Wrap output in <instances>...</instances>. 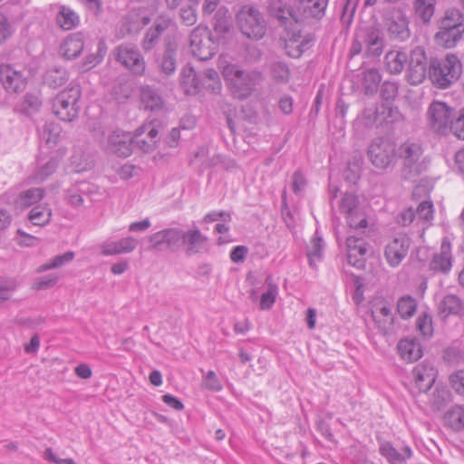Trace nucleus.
I'll use <instances>...</instances> for the list:
<instances>
[{
  "label": "nucleus",
  "mask_w": 464,
  "mask_h": 464,
  "mask_svg": "<svg viewBox=\"0 0 464 464\" xmlns=\"http://www.w3.org/2000/svg\"><path fill=\"white\" fill-rule=\"evenodd\" d=\"M218 43L208 29L202 24L195 27L189 35L191 53L201 61L211 59L218 51Z\"/></svg>",
  "instance_id": "423d86ee"
},
{
  "label": "nucleus",
  "mask_w": 464,
  "mask_h": 464,
  "mask_svg": "<svg viewBox=\"0 0 464 464\" xmlns=\"http://www.w3.org/2000/svg\"><path fill=\"white\" fill-rule=\"evenodd\" d=\"M384 27L392 41L403 43L411 37L409 20L401 9H392L384 16Z\"/></svg>",
  "instance_id": "0eeeda50"
},
{
  "label": "nucleus",
  "mask_w": 464,
  "mask_h": 464,
  "mask_svg": "<svg viewBox=\"0 0 464 464\" xmlns=\"http://www.w3.org/2000/svg\"><path fill=\"white\" fill-rule=\"evenodd\" d=\"M45 191L41 188H31L18 195L14 201L17 208L24 209L39 202L44 197Z\"/></svg>",
  "instance_id": "72a5a7b5"
},
{
  "label": "nucleus",
  "mask_w": 464,
  "mask_h": 464,
  "mask_svg": "<svg viewBox=\"0 0 464 464\" xmlns=\"http://www.w3.org/2000/svg\"><path fill=\"white\" fill-rule=\"evenodd\" d=\"M384 47L385 39L382 31L368 25L356 30L349 53L351 56L362 53L367 59H374L382 54Z\"/></svg>",
  "instance_id": "f257e3e1"
},
{
  "label": "nucleus",
  "mask_w": 464,
  "mask_h": 464,
  "mask_svg": "<svg viewBox=\"0 0 464 464\" xmlns=\"http://www.w3.org/2000/svg\"><path fill=\"white\" fill-rule=\"evenodd\" d=\"M380 453L390 464H405L412 451L409 446L402 447L400 450L395 449L390 442H382L380 445Z\"/></svg>",
  "instance_id": "bb28decb"
},
{
  "label": "nucleus",
  "mask_w": 464,
  "mask_h": 464,
  "mask_svg": "<svg viewBox=\"0 0 464 464\" xmlns=\"http://www.w3.org/2000/svg\"><path fill=\"white\" fill-rule=\"evenodd\" d=\"M16 281L13 278H0V304L9 300L16 289Z\"/></svg>",
  "instance_id": "052dcab7"
},
{
  "label": "nucleus",
  "mask_w": 464,
  "mask_h": 464,
  "mask_svg": "<svg viewBox=\"0 0 464 464\" xmlns=\"http://www.w3.org/2000/svg\"><path fill=\"white\" fill-rule=\"evenodd\" d=\"M445 425L455 431L464 430V407L455 405L450 408L444 414Z\"/></svg>",
  "instance_id": "c9c22d12"
},
{
  "label": "nucleus",
  "mask_w": 464,
  "mask_h": 464,
  "mask_svg": "<svg viewBox=\"0 0 464 464\" xmlns=\"http://www.w3.org/2000/svg\"><path fill=\"white\" fill-rule=\"evenodd\" d=\"M222 75L240 99L248 97L255 86L262 80V74L258 71H246L234 63L224 65Z\"/></svg>",
  "instance_id": "7ed1b4c3"
},
{
  "label": "nucleus",
  "mask_w": 464,
  "mask_h": 464,
  "mask_svg": "<svg viewBox=\"0 0 464 464\" xmlns=\"http://www.w3.org/2000/svg\"><path fill=\"white\" fill-rule=\"evenodd\" d=\"M368 155L371 162L378 169L388 168L396 156L395 145L384 139L374 140L369 147Z\"/></svg>",
  "instance_id": "9b49d317"
},
{
  "label": "nucleus",
  "mask_w": 464,
  "mask_h": 464,
  "mask_svg": "<svg viewBox=\"0 0 464 464\" xmlns=\"http://www.w3.org/2000/svg\"><path fill=\"white\" fill-rule=\"evenodd\" d=\"M59 161L52 158L48 160L44 164L41 165L34 174L35 180L41 182L46 179L50 175L55 172Z\"/></svg>",
  "instance_id": "13d9d810"
},
{
  "label": "nucleus",
  "mask_w": 464,
  "mask_h": 464,
  "mask_svg": "<svg viewBox=\"0 0 464 464\" xmlns=\"http://www.w3.org/2000/svg\"><path fill=\"white\" fill-rule=\"evenodd\" d=\"M449 133L459 140H464V108L454 112L449 122Z\"/></svg>",
  "instance_id": "3c124183"
},
{
  "label": "nucleus",
  "mask_w": 464,
  "mask_h": 464,
  "mask_svg": "<svg viewBox=\"0 0 464 464\" xmlns=\"http://www.w3.org/2000/svg\"><path fill=\"white\" fill-rule=\"evenodd\" d=\"M56 22L62 29L72 30L79 24L80 18L71 8L61 6L56 15Z\"/></svg>",
  "instance_id": "58836bf2"
},
{
  "label": "nucleus",
  "mask_w": 464,
  "mask_h": 464,
  "mask_svg": "<svg viewBox=\"0 0 464 464\" xmlns=\"http://www.w3.org/2000/svg\"><path fill=\"white\" fill-rule=\"evenodd\" d=\"M84 48L83 37L81 34H72L65 38L61 45V53L68 59L77 58Z\"/></svg>",
  "instance_id": "7c9ffc66"
},
{
  "label": "nucleus",
  "mask_w": 464,
  "mask_h": 464,
  "mask_svg": "<svg viewBox=\"0 0 464 464\" xmlns=\"http://www.w3.org/2000/svg\"><path fill=\"white\" fill-rule=\"evenodd\" d=\"M270 72L276 82H286L289 80L290 71L285 63L273 62L270 64Z\"/></svg>",
  "instance_id": "6e6d98bb"
},
{
  "label": "nucleus",
  "mask_w": 464,
  "mask_h": 464,
  "mask_svg": "<svg viewBox=\"0 0 464 464\" xmlns=\"http://www.w3.org/2000/svg\"><path fill=\"white\" fill-rule=\"evenodd\" d=\"M372 317L377 327L383 334H387L392 330L393 315L392 309L387 305H375L372 310Z\"/></svg>",
  "instance_id": "c756f323"
},
{
  "label": "nucleus",
  "mask_w": 464,
  "mask_h": 464,
  "mask_svg": "<svg viewBox=\"0 0 464 464\" xmlns=\"http://www.w3.org/2000/svg\"><path fill=\"white\" fill-rule=\"evenodd\" d=\"M416 326L423 336L429 337L432 334V320L430 315L426 314H420L417 319Z\"/></svg>",
  "instance_id": "338daca9"
},
{
  "label": "nucleus",
  "mask_w": 464,
  "mask_h": 464,
  "mask_svg": "<svg viewBox=\"0 0 464 464\" xmlns=\"http://www.w3.org/2000/svg\"><path fill=\"white\" fill-rule=\"evenodd\" d=\"M363 116L366 119V125L373 124H392L399 122L403 120L402 114L400 112L398 108L391 107L386 104H381L374 110L367 109L363 112Z\"/></svg>",
  "instance_id": "f3484780"
},
{
  "label": "nucleus",
  "mask_w": 464,
  "mask_h": 464,
  "mask_svg": "<svg viewBox=\"0 0 464 464\" xmlns=\"http://www.w3.org/2000/svg\"><path fill=\"white\" fill-rule=\"evenodd\" d=\"M157 65L159 72L166 77L172 75L177 67V49L171 44H168L164 49V52L157 60Z\"/></svg>",
  "instance_id": "c85d7f7f"
},
{
  "label": "nucleus",
  "mask_w": 464,
  "mask_h": 464,
  "mask_svg": "<svg viewBox=\"0 0 464 464\" xmlns=\"http://www.w3.org/2000/svg\"><path fill=\"white\" fill-rule=\"evenodd\" d=\"M463 34L464 30L439 25V32L435 34L434 38L439 45L444 48H452L462 39Z\"/></svg>",
  "instance_id": "2f4dec72"
},
{
  "label": "nucleus",
  "mask_w": 464,
  "mask_h": 464,
  "mask_svg": "<svg viewBox=\"0 0 464 464\" xmlns=\"http://www.w3.org/2000/svg\"><path fill=\"white\" fill-rule=\"evenodd\" d=\"M68 80V72L64 68L53 67L44 74V83L52 88H58L64 84Z\"/></svg>",
  "instance_id": "c03bdc74"
},
{
  "label": "nucleus",
  "mask_w": 464,
  "mask_h": 464,
  "mask_svg": "<svg viewBox=\"0 0 464 464\" xmlns=\"http://www.w3.org/2000/svg\"><path fill=\"white\" fill-rule=\"evenodd\" d=\"M440 26H447L448 28H459L464 30V14L456 8L448 9L444 16L440 21Z\"/></svg>",
  "instance_id": "37998d69"
},
{
  "label": "nucleus",
  "mask_w": 464,
  "mask_h": 464,
  "mask_svg": "<svg viewBox=\"0 0 464 464\" xmlns=\"http://www.w3.org/2000/svg\"><path fill=\"white\" fill-rule=\"evenodd\" d=\"M284 43L286 54L292 58H299L312 46L313 38L309 34L302 35L300 30L295 27L287 30Z\"/></svg>",
  "instance_id": "2eb2a0df"
},
{
  "label": "nucleus",
  "mask_w": 464,
  "mask_h": 464,
  "mask_svg": "<svg viewBox=\"0 0 464 464\" xmlns=\"http://www.w3.org/2000/svg\"><path fill=\"white\" fill-rule=\"evenodd\" d=\"M397 349L401 357L408 362H416L422 356V349L420 343L413 339L401 340Z\"/></svg>",
  "instance_id": "473e14b6"
},
{
  "label": "nucleus",
  "mask_w": 464,
  "mask_h": 464,
  "mask_svg": "<svg viewBox=\"0 0 464 464\" xmlns=\"http://www.w3.org/2000/svg\"><path fill=\"white\" fill-rule=\"evenodd\" d=\"M345 218L351 228L362 233H364L369 226L367 216L362 208L348 215Z\"/></svg>",
  "instance_id": "8fccbe9b"
},
{
  "label": "nucleus",
  "mask_w": 464,
  "mask_h": 464,
  "mask_svg": "<svg viewBox=\"0 0 464 464\" xmlns=\"http://www.w3.org/2000/svg\"><path fill=\"white\" fill-rule=\"evenodd\" d=\"M462 64L455 54L444 58H430L429 76L431 82L440 89H446L460 76Z\"/></svg>",
  "instance_id": "f03ea898"
},
{
  "label": "nucleus",
  "mask_w": 464,
  "mask_h": 464,
  "mask_svg": "<svg viewBox=\"0 0 464 464\" xmlns=\"http://www.w3.org/2000/svg\"><path fill=\"white\" fill-rule=\"evenodd\" d=\"M265 282L267 285L268 289L261 295L260 308L262 310L270 309L273 306L276 301V297L278 294V287L276 284H274L271 276H267Z\"/></svg>",
  "instance_id": "09e8293b"
},
{
  "label": "nucleus",
  "mask_w": 464,
  "mask_h": 464,
  "mask_svg": "<svg viewBox=\"0 0 464 464\" xmlns=\"http://www.w3.org/2000/svg\"><path fill=\"white\" fill-rule=\"evenodd\" d=\"M268 8L271 15L276 17L282 25L285 26V30H287L288 25L291 26L293 23L295 25H298L300 23L298 14L293 11L288 4L283 2V0H270Z\"/></svg>",
  "instance_id": "412c9836"
},
{
  "label": "nucleus",
  "mask_w": 464,
  "mask_h": 464,
  "mask_svg": "<svg viewBox=\"0 0 464 464\" xmlns=\"http://www.w3.org/2000/svg\"><path fill=\"white\" fill-rule=\"evenodd\" d=\"M81 88L74 84L59 92L53 102V113L63 121L75 120L80 111Z\"/></svg>",
  "instance_id": "39448f33"
},
{
  "label": "nucleus",
  "mask_w": 464,
  "mask_h": 464,
  "mask_svg": "<svg viewBox=\"0 0 464 464\" xmlns=\"http://www.w3.org/2000/svg\"><path fill=\"white\" fill-rule=\"evenodd\" d=\"M41 139L50 147L57 144L61 137V127L55 122H46L40 133Z\"/></svg>",
  "instance_id": "49530a36"
},
{
  "label": "nucleus",
  "mask_w": 464,
  "mask_h": 464,
  "mask_svg": "<svg viewBox=\"0 0 464 464\" xmlns=\"http://www.w3.org/2000/svg\"><path fill=\"white\" fill-rule=\"evenodd\" d=\"M412 378L418 390L421 392H426L435 382L436 370L430 363L422 362L414 367Z\"/></svg>",
  "instance_id": "4be33fe9"
},
{
  "label": "nucleus",
  "mask_w": 464,
  "mask_h": 464,
  "mask_svg": "<svg viewBox=\"0 0 464 464\" xmlns=\"http://www.w3.org/2000/svg\"><path fill=\"white\" fill-rule=\"evenodd\" d=\"M361 208L359 206L358 198L352 193H345L342 198L339 205L341 213L344 214L345 217L353 213L354 211Z\"/></svg>",
  "instance_id": "864d4df0"
},
{
  "label": "nucleus",
  "mask_w": 464,
  "mask_h": 464,
  "mask_svg": "<svg viewBox=\"0 0 464 464\" xmlns=\"http://www.w3.org/2000/svg\"><path fill=\"white\" fill-rule=\"evenodd\" d=\"M138 245V240L128 237L119 241H106L102 245V253L104 256H115L132 252Z\"/></svg>",
  "instance_id": "cd10ccee"
},
{
  "label": "nucleus",
  "mask_w": 464,
  "mask_h": 464,
  "mask_svg": "<svg viewBox=\"0 0 464 464\" xmlns=\"http://www.w3.org/2000/svg\"><path fill=\"white\" fill-rule=\"evenodd\" d=\"M108 150L120 157H128L133 148V137L130 132L121 130L112 131L108 137Z\"/></svg>",
  "instance_id": "6ab92c4d"
},
{
  "label": "nucleus",
  "mask_w": 464,
  "mask_h": 464,
  "mask_svg": "<svg viewBox=\"0 0 464 464\" xmlns=\"http://www.w3.org/2000/svg\"><path fill=\"white\" fill-rule=\"evenodd\" d=\"M41 105L42 101L38 95L34 93H26L23 99L22 110L25 113H32L37 111Z\"/></svg>",
  "instance_id": "e2e57ef3"
},
{
  "label": "nucleus",
  "mask_w": 464,
  "mask_h": 464,
  "mask_svg": "<svg viewBox=\"0 0 464 464\" xmlns=\"http://www.w3.org/2000/svg\"><path fill=\"white\" fill-rule=\"evenodd\" d=\"M416 308V301L411 296H403L398 301L397 310L402 318L411 317L415 314Z\"/></svg>",
  "instance_id": "5fc2aeb1"
},
{
  "label": "nucleus",
  "mask_w": 464,
  "mask_h": 464,
  "mask_svg": "<svg viewBox=\"0 0 464 464\" xmlns=\"http://www.w3.org/2000/svg\"><path fill=\"white\" fill-rule=\"evenodd\" d=\"M408 55L402 51L392 50L388 52L384 56V64L387 71L392 74H399L402 72Z\"/></svg>",
  "instance_id": "f704fd0d"
},
{
  "label": "nucleus",
  "mask_w": 464,
  "mask_h": 464,
  "mask_svg": "<svg viewBox=\"0 0 464 464\" xmlns=\"http://www.w3.org/2000/svg\"><path fill=\"white\" fill-rule=\"evenodd\" d=\"M199 0H185V3L180 7L179 17L182 23L187 26H191L196 24L198 20L197 6Z\"/></svg>",
  "instance_id": "a18cd8bd"
},
{
  "label": "nucleus",
  "mask_w": 464,
  "mask_h": 464,
  "mask_svg": "<svg viewBox=\"0 0 464 464\" xmlns=\"http://www.w3.org/2000/svg\"><path fill=\"white\" fill-rule=\"evenodd\" d=\"M440 310L446 314L460 315L464 313V305L457 295H447L440 304Z\"/></svg>",
  "instance_id": "79ce46f5"
},
{
  "label": "nucleus",
  "mask_w": 464,
  "mask_h": 464,
  "mask_svg": "<svg viewBox=\"0 0 464 464\" xmlns=\"http://www.w3.org/2000/svg\"><path fill=\"white\" fill-rule=\"evenodd\" d=\"M436 0H412V7L416 16L424 24L430 22L435 12Z\"/></svg>",
  "instance_id": "4c0bfd02"
},
{
  "label": "nucleus",
  "mask_w": 464,
  "mask_h": 464,
  "mask_svg": "<svg viewBox=\"0 0 464 464\" xmlns=\"http://www.w3.org/2000/svg\"><path fill=\"white\" fill-rule=\"evenodd\" d=\"M454 110L446 102L434 101L427 111L428 125L430 129L440 135L449 134V122L452 118Z\"/></svg>",
  "instance_id": "6e6552de"
},
{
  "label": "nucleus",
  "mask_w": 464,
  "mask_h": 464,
  "mask_svg": "<svg viewBox=\"0 0 464 464\" xmlns=\"http://www.w3.org/2000/svg\"><path fill=\"white\" fill-rule=\"evenodd\" d=\"M150 17L143 15L140 9H132L122 18V37L126 34H136L150 23Z\"/></svg>",
  "instance_id": "393cba45"
},
{
  "label": "nucleus",
  "mask_w": 464,
  "mask_h": 464,
  "mask_svg": "<svg viewBox=\"0 0 464 464\" xmlns=\"http://www.w3.org/2000/svg\"><path fill=\"white\" fill-rule=\"evenodd\" d=\"M73 258L74 253L72 251H68L63 255L55 256L49 262L39 266L37 270L38 272H44L50 269L58 268L67 263H70Z\"/></svg>",
  "instance_id": "603ef678"
},
{
  "label": "nucleus",
  "mask_w": 464,
  "mask_h": 464,
  "mask_svg": "<svg viewBox=\"0 0 464 464\" xmlns=\"http://www.w3.org/2000/svg\"><path fill=\"white\" fill-rule=\"evenodd\" d=\"M0 82L7 92H22L27 84V76L24 72L17 70L10 64L0 65Z\"/></svg>",
  "instance_id": "4468645a"
},
{
  "label": "nucleus",
  "mask_w": 464,
  "mask_h": 464,
  "mask_svg": "<svg viewBox=\"0 0 464 464\" xmlns=\"http://www.w3.org/2000/svg\"><path fill=\"white\" fill-rule=\"evenodd\" d=\"M180 84L188 94L197 93L199 89V81L193 67L186 65L180 72Z\"/></svg>",
  "instance_id": "e433bc0d"
},
{
  "label": "nucleus",
  "mask_w": 464,
  "mask_h": 464,
  "mask_svg": "<svg viewBox=\"0 0 464 464\" xmlns=\"http://www.w3.org/2000/svg\"><path fill=\"white\" fill-rule=\"evenodd\" d=\"M141 102L147 110L157 111L162 107L161 97L150 87L142 88L140 93Z\"/></svg>",
  "instance_id": "de8ad7c7"
},
{
  "label": "nucleus",
  "mask_w": 464,
  "mask_h": 464,
  "mask_svg": "<svg viewBox=\"0 0 464 464\" xmlns=\"http://www.w3.org/2000/svg\"><path fill=\"white\" fill-rule=\"evenodd\" d=\"M411 239L403 234L394 237L384 248V257L386 262L392 267L398 266L406 257Z\"/></svg>",
  "instance_id": "dca6fc26"
},
{
  "label": "nucleus",
  "mask_w": 464,
  "mask_h": 464,
  "mask_svg": "<svg viewBox=\"0 0 464 464\" xmlns=\"http://www.w3.org/2000/svg\"><path fill=\"white\" fill-rule=\"evenodd\" d=\"M359 0H345L342 7L341 20L345 24H350L354 15Z\"/></svg>",
  "instance_id": "69168bd1"
},
{
  "label": "nucleus",
  "mask_w": 464,
  "mask_h": 464,
  "mask_svg": "<svg viewBox=\"0 0 464 464\" xmlns=\"http://www.w3.org/2000/svg\"><path fill=\"white\" fill-rule=\"evenodd\" d=\"M160 34L154 31L151 27L146 32L142 41H141V48L145 52L151 51L159 42Z\"/></svg>",
  "instance_id": "774afa93"
},
{
  "label": "nucleus",
  "mask_w": 464,
  "mask_h": 464,
  "mask_svg": "<svg viewBox=\"0 0 464 464\" xmlns=\"http://www.w3.org/2000/svg\"><path fill=\"white\" fill-rule=\"evenodd\" d=\"M201 386L203 389L214 392H220L223 388L220 381L218 380L214 371H208L206 373V375L202 379Z\"/></svg>",
  "instance_id": "680f3d73"
},
{
  "label": "nucleus",
  "mask_w": 464,
  "mask_h": 464,
  "mask_svg": "<svg viewBox=\"0 0 464 464\" xmlns=\"http://www.w3.org/2000/svg\"><path fill=\"white\" fill-rule=\"evenodd\" d=\"M240 32L249 39L259 40L266 34V21L261 12L251 5H243L237 14Z\"/></svg>",
  "instance_id": "20e7f679"
},
{
  "label": "nucleus",
  "mask_w": 464,
  "mask_h": 464,
  "mask_svg": "<svg viewBox=\"0 0 464 464\" xmlns=\"http://www.w3.org/2000/svg\"><path fill=\"white\" fill-rule=\"evenodd\" d=\"M181 242L186 246L185 252L191 256L198 254L204 248L208 238L202 235L198 228L183 231L181 229Z\"/></svg>",
  "instance_id": "a878e982"
},
{
  "label": "nucleus",
  "mask_w": 464,
  "mask_h": 464,
  "mask_svg": "<svg viewBox=\"0 0 464 464\" xmlns=\"http://www.w3.org/2000/svg\"><path fill=\"white\" fill-rule=\"evenodd\" d=\"M87 184L84 182H81L79 184H75L67 189V198L68 202L74 206L79 207L83 203L82 193L83 192L82 187H86Z\"/></svg>",
  "instance_id": "bf43d9fd"
},
{
  "label": "nucleus",
  "mask_w": 464,
  "mask_h": 464,
  "mask_svg": "<svg viewBox=\"0 0 464 464\" xmlns=\"http://www.w3.org/2000/svg\"><path fill=\"white\" fill-rule=\"evenodd\" d=\"M143 135H145V133H140V128L135 130V134L132 135L133 146H137L144 152L151 151L156 144L153 142V140L148 139L147 135L143 138Z\"/></svg>",
  "instance_id": "0e129e2a"
},
{
  "label": "nucleus",
  "mask_w": 464,
  "mask_h": 464,
  "mask_svg": "<svg viewBox=\"0 0 464 464\" xmlns=\"http://www.w3.org/2000/svg\"><path fill=\"white\" fill-rule=\"evenodd\" d=\"M430 270L435 274H448L452 267L451 246L448 238H443L440 252L433 255L430 265Z\"/></svg>",
  "instance_id": "aec40b11"
},
{
  "label": "nucleus",
  "mask_w": 464,
  "mask_h": 464,
  "mask_svg": "<svg viewBox=\"0 0 464 464\" xmlns=\"http://www.w3.org/2000/svg\"><path fill=\"white\" fill-rule=\"evenodd\" d=\"M115 58L121 65L135 75H143L146 63L140 50L129 44H121L115 49Z\"/></svg>",
  "instance_id": "9d476101"
},
{
  "label": "nucleus",
  "mask_w": 464,
  "mask_h": 464,
  "mask_svg": "<svg viewBox=\"0 0 464 464\" xmlns=\"http://www.w3.org/2000/svg\"><path fill=\"white\" fill-rule=\"evenodd\" d=\"M220 0H204L202 5L203 15L212 14L215 11V30L220 33H225L228 30V10L222 6L218 7Z\"/></svg>",
  "instance_id": "5701e85b"
},
{
  "label": "nucleus",
  "mask_w": 464,
  "mask_h": 464,
  "mask_svg": "<svg viewBox=\"0 0 464 464\" xmlns=\"http://www.w3.org/2000/svg\"><path fill=\"white\" fill-rule=\"evenodd\" d=\"M181 229L179 227H169L158 231L148 237L150 246V248L155 251H163L169 249L175 251L179 247L181 240Z\"/></svg>",
  "instance_id": "ddd939ff"
},
{
  "label": "nucleus",
  "mask_w": 464,
  "mask_h": 464,
  "mask_svg": "<svg viewBox=\"0 0 464 464\" xmlns=\"http://www.w3.org/2000/svg\"><path fill=\"white\" fill-rule=\"evenodd\" d=\"M430 71V59H428L424 49L417 46L411 51L409 56L406 79L411 85L421 83Z\"/></svg>",
  "instance_id": "1a4fd4ad"
},
{
  "label": "nucleus",
  "mask_w": 464,
  "mask_h": 464,
  "mask_svg": "<svg viewBox=\"0 0 464 464\" xmlns=\"http://www.w3.org/2000/svg\"><path fill=\"white\" fill-rule=\"evenodd\" d=\"M323 253V239L314 236L311 241V246L307 250V256L310 266H315V262L319 261Z\"/></svg>",
  "instance_id": "4d7b16f0"
},
{
  "label": "nucleus",
  "mask_w": 464,
  "mask_h": 464,
  "mask_svg": "<svg viewBox=\"0 0 464 464\" xmlns=\"http://www.w3.org/2000/svg\"><path fill=\"white\" fill-rule=\"evenodd\" d=\"M329 0H299L297 11L300 22L305 19L320 20L325 14Z\"/></svg>",
  "instance_id": "b1692460"
},
{
  "label": "nucleus",
  "mask_w": 464,
  "mask_h": 464,
  "mask_svg": "<svg viewBox=\"0 0 464 464\" xmlns=\"http://www.w3.org/2000/svg\"><path fill=\"white\" fill-rule=\"evenodd\" d=\"M382 76L377 69L371 68L363 72L362 86L366 95H373L378 91Z\"/></svg>",
  "instance_id": "ea45409f"
},
{
  "label": "nucleus",
  "mask_w": 464,
  "mask_h": 464,
  "mask_svg": "<svg viewBox=\"0 0 464 464\" xmlns=\"http://www.w3.org/2000/svg\"><path fill=\"white\" fill-rule=\"evenodd\" d=\"M52 210L47 205L34 207L29 214L28 219L34 226L44 227L51 221Z\"/></svg>",
  "instance_id": "a19ab883"
},
{
  "label": "nucleus",
  "mask_w": 464,
  "mask_h": 464,
  "mask_svg": "<svg viewBox=\"0 0 464 464\" xmlns=\"http://www.w3.org/2000/svg\"><path fill=\"white\" fill-rule=\"evenodd\" d=\"M422 153L420 144L411 140L401 144L396 150V155L402 160L404 170L413 175H418L421 170L420 160Z\"/></svg>",
  "instance_id": "f8f14e48"
},
{
  "label": "nucleus",
  "mask_w": 464,
  "mask_h": 464,
  "mask_svg": "<svg viewBox=\"0 0 464 464\" xmlns=\"http://www.w3.org/2000/svg\"><path fill=\"white\" fill-rule=\"evenodd\" d=\"M346 246L348 263L358 269L363 268L368 243L362 237L350 236L347 237Z\"/></svg>",
  "instance_id": "a211bd4d"
}]
</instances>
